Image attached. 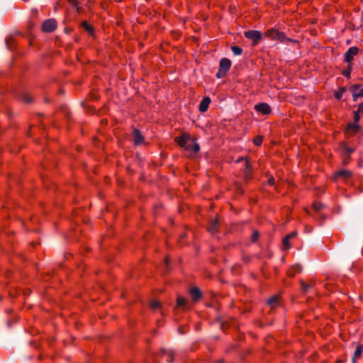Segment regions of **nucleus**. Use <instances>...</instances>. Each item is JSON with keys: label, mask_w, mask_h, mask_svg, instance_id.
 Returning <instances> with one entry per match:
<instances>
[{"label": "nucleus", "mask_w": 363, "mask_h": 363, "mask_svg": "<svg viewBox=\"0 0 363 363\" xmlns=\"http://www.w3.org/2000/svg\"><path fill=\"white\" fill-rule=\"evenodd\" d=\"M359 112V110L354 111V122L347 124L346 133L352 135L361 132L362 127L357 123L360 119Z\"/></svg>", "instance_id": "nucleus-1"}, {"label": "nucleus", "mask_w": 363, "mask_h": 363, "mask_svg": "<svg viewBox=\"0 0 363 363\" xmlns=\"http://www.w3.org/2000/svg\"><path fill=\"white\" fill-rule=\"evenodd\" d=\"M265 35L272 40H277L282 43L293 41L291 39L286 38L284 33L279 32L274 28L269 29L265 33Z\"/></svg>", "instance_id": "nucleus-2"}, {"label": "nucleus", "mask_w": 363, "mask_h": 363, "mask_svg": "<svg viewBox=\"0 0 363 363\" xmlns=\"http://www.w3.org/2000/svg\"><path fill=\"white\" fill-rule=\"evenodd\" d=\"M244 35L251 40L252 41V43L254 45L258 44V43L262 40V34L259 30H250L245 31L244 33Z\"/></svg>", "instance_id": "nucleus-3"}, {"label": "nucleus", "mask_w": 363, "mask_h": 363, "mask_svg": "<svg viewBox=\"0 0 363 363\" xmlns=\"http://www.w3.org/2000/svg\"><path fill=\"white\" fill-rule=\"evenodd\" d=\"M350 91L352 93V99L354 101H357L359 98H363V88L359 84H354L350 88Z\"/></svg>", "instance_id": "nucleus-4"}, {"label": "nucleus", "mask_w": 363, "mask_h": 363, "mask_svg": "<svg viewBox=\"0 0 363 363\" xmlns=\"http://www.w3.org/2000/svg\"><path fill=\"white\" fill-rule=\"evenodd\" d=\"M57 28V22L53 18L45 21L42 25V29L45 33H51Z\"/></svg>", "instance_id": "nucleus-5"}, {"label": "nucleus", "mask_w": 363, "mask_h": 363, "mask_svg": "<svg viewBox=\"0 0 363 363\" xmlns=\"http://www.w3.org/2000/svg\"><path fill=\"white\" fill-rule=\"evenodd\" d=\"M352 175V172L347 169H340L336 172L334 174L335 180L342 179L343 181H347Z\"/></svg>", "instance_id": "nucleus-6"}, {"label": "nucleus", "mask_w": 363, "mask_h": 363, "mask_svg": "<svg viewBox=\"0 0 363 363\" xmlns=\"http://www.w3.org/2000/svg\"><path fill=\"white\" fill-rule=\"evenodd\" d=\"M240 161L245 162V169H244V172H243L244 179L246 182H247L248 180L251 179V171H252L251 165L249 163V162L247 160H245L243 157H240L237 160L238 162H239Z\"/></svg>", "instance_id": "nucleus-7"}, {"label": "nucleus", "mask_w": 363, "mask_h": 363, "mask_svg": "<svg viewBox=\"0 0 363 363\" xmlns=\"http://www.w3.org/2000/svg\"><path fill=\"white\" fill-rule=\"evenodd\" d=\"M175 140L180 147H184L186 150L190 149L191 145H188L189 141V136L183 135L181 137L177 138Z\"/></svg>", "instance_id": "nucleus-8"}, {"label": "nucleus", "mask_w": 363, "mask_h": 363, "mask_svg": "<svg viewBox=\"0 0 363 363\" xmlns=\"http://www.w3.org/2000/svg\"><path fill=\"white\" fill-rule=\"evenodd\" d=\"M358 51L359 49L357 47H350L348 49V50L345 53V61L346 62H351L353 60L354 56L358 53Z\"/></svg>", "instance_id": "nucleus-9"}, {"label": "nucleus", "mask_w": 363, "mask_h": 363, "mask_svg": "<svg viewBox=\"0 0 363 363\" xmlns=\"http://www.w3.org/2000/svg\"><path fill=\"white\" fill-rule=\"evenodd\" d=\"M255 108L257 111L264 115L269 114L271 112V108L267 103L258 104L255 105Z\"/></svg>", "instance_id": "nucleus-10"}, {"label": "nucleus", "mask_w": 363, "mask_h": 363, "mask_svg": "<svg viewBox=\"0 0 363 363\" xmlns=\"http://www.w3.org/2000/svg\"><path fill=\"white\" fill-rule=\"evenodd\" d=\"M339 150L342 155L349 157L354 150V148L348 147L345 143H341L339 145Z\"/></svg>", "instance_id": "nucleus-11"}, {"label": "nucleus", "mask_w": 363, "mask_h": 363, "mask_svg": "<svg viewBox=\"0 0 363 363\" xmlns=\"http://www.w3.org/2000/svg\"><path fill=\"white\" fill-rule=\"evenodd\" d=\"M189 293L191 294L192 300L194 302H197L202 297V293L201 290L196 286L191 288L189 290Z\"/></svg>", "instance_id": "nucleus-12"}, {"label": "nucleus", "mask_w": 363, "mask_h": 363, "mask_svg": "<svg viewBox=\"0 0 363 363\" xmlns=\"http://www.w3.org/2000/svg\"><path fill=\"white\" fill-rule=\"evenodd\" d=\"M230 66H231V62L229 59L222 58L220 60V63H219V69H221L225 72H228V71L230 68Z\"/></svg>", "instance_id": "nucleus-13"}, {"label": "nucleus", "mask_w": 363, "mask_h": 363, "mask_svg": "<svg viewBox=\"0 0 363 363\" xmlns=\"http://www.w3.org/2000/svg\"><path fill=\"white\" fill-rule=\"evenodd\" d=\"M133 138L134 140V143L136 145H140L144 140L143 136L142 135L141 133L138 129H134L133 132Z\"/></svg>", "instance_id": "nucleus-14"}, {"label": "nucleus", "mask_w": 363, "mask_h": 363, "mask_svg": "<svg viewBox=\"0 0 363 363\" xmlns=\"http://www.w3.org/2000/svg\"><path fill=\"white\" fill-rule=\"evenodd\" d=\"M177 306L181 307L184 309H188L190 308L188 301L185 298L179 296L177 298Z\"/></svg>", "instance_id": "nucleus-15"}, {"label": "nucleus", "mask_w": 363, "mask_h": 363, "mask_svg": "<svg viewBox=\"0 0 363 363\" xmlns=\"http://www.w3.org/2000/svg\"><path fill=\"white\" fill-rule=\"evenodd\" d=\"M297 235V232L294 231L291 233L287 235L284 239H283V245L285 249H289L291 247V245L289 244V240H291V238H294Z\"/></svg>", "instance_id": "nucleus-16"}, {"label": "nucleus", "mask_w": 363, "mask_h": 363, "mask_svg": "<svg viewBox=\"0 0 363 363\" xmlns=\"http://www.w3.org/2000/svg\"><path fill=\"white\" fill-rule=\"evenodd\" d=\"M211 103V99L209 97H205L199 104V111L201 112H205L207 111L209 104Z\"/></svg>", "instance_id": "nucleus-17"}, {"label": "nucleus", "mask_w": 363, "mask_h": 363, "mask_svg": "<svg viewBox=\"0 0 363 363\" xmlns=\"http://www.w3.org/2000/svg\"><path fill=\"white\" fill-rule=\"evenodd\" d=\"M218 224L219 221L218 219H212L210 221L209 226L208 227V230L212 234L216 233L218 231Z\"/></svg>", "instance_id": "nucleus-18"}, {"label": "nucleus", "mask_w": 363, "mask_h": 363, "mask_svg": "<svg viewBox=\"0 0 363 363\" xmlns=\"http://www.w3.org/2000/svg\"><path fill=\"white\" fill-rule=\"evenodd\" d=\"M362 351H363V345H359L357 347V348L355 349L352 359V361L353 363H354L356 359L361 356Z\"/></svg>", "instance_id": "nucleus-19"}, {"label": "nucleus", "mask_w": 363, "mask_h": 363, "mask_svg": "<svg viewBox=\"0 0 363 363\" xmlns=\"http://www.w3.org/2000/svg\"><path fill=\"white\" fill-rule=\"evenodd\" d=\"M301 271H302V266L299 264H296L294 266H293L289 272V275L291 277H294L296 273H299Z\"/></svg>", "instance_id": "nucleus-20"}, {"label": "nucleus", "mask_w": 363, "mask_h": 363, "mask_svg": "<svg viewBox=\"0 0 363 363\" xmlns=\"http://www.w3.org/2000/svg\"><path fill=\"white\" fill-rule=\"evenodd\" d=\"M162 354H168L169 359H167L168 362H172L174 359L173 352L172 351L168 352L165 349L161 350Z\"/></svg>", "instance_id": "nucleus-21"}, {"label": "nucleus", "mask_w": 363, "mask_h": 363, "mask_svg": "<svg viewBox=\"0 0 363 363\" xmlns=\"http://www.w3.org/2000/svg\"><path fill=\"white\" fill-rule=\"evenodd\" d=\"M346 91V88L342 86L338 91L335 93V97L336 99L340 100L342 97L343 94Z\"/></svg>", "instance_id": "nucleus-22"}, {"label": "nucleus", "mask_w": 363, "mask_h": 363, "mask_svg": "<svg viewBox=\"0 0 363 363\" xmlns=\"http://www.w3.org/2000/svg\"><path fill=\"white\" fill-rule=\"evenodd\" d=\"M82 26L89 33L92 34L94 32V28L92 26L89 25L86 21H84L82 23Z\"/></svg>", "instance_id": "nucleus-23"}, {"label": "nucleus", "mask_w": 363, "mask_h": 363, "mask_svg": "<svg viewBox=\"0 0 363 363\" xmlns=\"http://www.w3.org/2000/svg\"><path fill=\"white\" fill-rule=\"evenodd\" d=\"M20 98L27 104H29L32 101V98L27 94V93H23L21 94Z\"/></svg>", "instance_id": "nucleus-24"}, {"label": "nucleus", "mask_w": 363, "mask_h": 363, "mask_svg": "<svg viewBox=\"0 0 363 363\" xmlns=\"http://www.w3.org/2000/svg\"><path fill=\"white\" fill-rule=\"evenodd\" d=\"M188 145H191L190 149L188 150L189 151H192L194 152H197L199 151V145L198 143H195L193 142H191Z\"/></svg>", "instance_id": "nucleus-25"}, {"label": "nucleus", "mask_w": 363, "mask_h": 363, "mask_svg": "<svg viewBox=\"0 0 363 363\" xmlns=\"http://www.w3.org/2000/svg\"><path fill=\"white\" fill-rule=\"evenodd\" d=\"M231 50L235 55H240L242 52V48L235 45L231 47Z\"/></svg>", "instance_id": "nucleus-26"}, {"label": "nucleus", "mask_w": 363, "mask_h": 363, "mask_svg": "<svg viewBox=\"0 0 363 363\" xmlns=\"http://www.w3.org/2000/svg\"><path fill=\"white\" fill-rule=\"evenodd\" d=\"M278 301H279V296H273V297L270 298L268 300L267 303L269 306L273 307L278 303Z\"/></svg>", "instance_id": "nucleus-27"}, {"label": "nucleus", "mask_w": 363, "mask_h": 363, "mask_svg": "<svg viewBox=\"0 0 363 363\" xmlns=\"http://www.w3.org/2000/svg\"><path fill=\"white\" fill-rule=\"evenodd\" d=\"M218 323H219L220 327L223 330H225L228 327L230 326V323L228 321H224L220 318L218 319Z\"/></svg>", "instance_id": "nucleus-28"}, {"label": "nucleus", "mask_w": 363, "mask_h": 363, "mask_svg": "<svg viewBox=\"0 0 363 363\" xmlns=\"http://www.w3.org/2000/svg\"><path fill=\"white\" fill-rule=\"evenodd\" d=\"M259 237V233L257 230H254L251 236V241L256 242Z\"/></svg>", "instance_id": "nucleus-29"}, {"label": "nucleus", "mask_w": 363, "mask_h": 363, "mask_svg": "<svg viewBox=\"0 0 363 363\" xmlns=\"http://www.w3.org/2000/svg\"><path fill=\"white\" fill-rule=\"evenodd\" d=\"M13 40L12 38L6 40V45L7 49L12 50L13 48Z\"/></svg>", "instance_id": "nucleus-30"}, {"label": "nucleus", "mask_w": 363, "mask_h": 363, "mask_svg": "<svg viewBox=\"0 0 363 363\" xmlns=\"http://www.w3.org/2000/svg\"><path fill=\"white\" fill-rule=\"evenodd\" d=\"M313 207L316 211H319L324 207V205L321 203L315 202L313 203Z\"/></svg>", "instance_id": "nucleus-31"}, {"label": "nucleus", "mask_w": 363, "mask_h": 363, "mask_svg": "<svg viewBox=\"0 0 363 363\" xmlns=\"http://www.w3.org/2000/svg\"><path fill=\"white\" fill-rule=\"evenodd\" d=\"M160 303L157 301H152L151 303H150V307L152 308V309H157V308H160Z\"/></svg>", "instance_id": "nucleus-32"}, {"label": "nucleus", "mask_w": 363, "mask_h": 363, "mask_svg": "<svg viewBox=\"0 0 363 363\" xmlns=\"http://www.w3.org/2000/svg\"><path fill=\"white\" fill-rule=\"evenodd\" d=\"M351 69H352V67H351V66L350 65L347 69L343 70V71L342 72V74L345 77H346L347 78H350V72H351Z\"/></svg>", "instance_id": "nucleus-33"}, {"label": "nucleus", "mask_w": 363, "mask_h": 363, "mask_svg": "<svg viewBox=\"0 0 363 363\" xmlns=\"http://www.w3.org/2000/svg\"><path fill=\"white\" fill-rule=\"evenodd\" d=\"M262 138L260 137V136H258V137H256L255 139H254V143L255 145L257 146H259L262 144Z\"/></svg>", "instance_id": "nucleus-34"}, {"label": "nucleus", "mask_w": 363, "mask_h": 363, "mask_svg": "<svg viewBox=\"0 0 363 363\" xmlns=\"http://www.w3.org/2000/svg\"><path fill=\"white\" fill-rule=\"evenodd\" d=\"M301 286H302V290L304 293H306L311 287V286L309 284H307L304 283L303 281L301 282Z\"/></svg>", "instance_id": "nucleus-35"}, {"label": "nucleus", "mask_w": 363, "mask_h": 363, "mask_svg": "<svg viewBox=\"0 0 363 363\" xmlns=\"http://www.w3.org/2000/svg\"><path fill=\"white\" fill-rule=\"evenodd\" d=\"M226 73L227 72L219 69L218 72L216 73V77L218 78H223L226 74Z\"/></svg>", "instance_id": "nucleus-36"}, {"label": "nucleus", "mask_w": 363, "mask_h": 363, "mask_svg": "<svg viewBox=\"0 0 363 363\" xmlns=\"http://www.w3.org/2000/svg\"><path fill=\"white\" fill-rule=\"evenodd\" d=\"M168 264H169V259L166 258L163 264L164 267V271L167 272L168 269Z\"/></svg>", "instance_id": "nucleus-37"}, {"label": "nucleus", "mask_w": 363, "mask_h": 363, "mask_svg": "<svg viewBox=\"0 0 363 363\" xmlns=\"http://www.w3.org/2000/svg\"><path fill=\"white\" fill-rule=\"evenodd\" d=\"M67 1L73 7H77L78 5L77 0H67Z\"/></svg>", "instance_id": "nucleus-38"}, {"label": "nucleus", "mask_w": 363, "mask_h": 363, "mask_svg": "<svg viewBox=\"0 0 363 363\" xmlns=\"http://www.w3.org/2000/svg\"><path fill=\"white\" fill-rule=\"evenodd\" d=\"M274 179L273 177H271L268 179V184H270V185H274Z\"/></svg>", "instance_id": "nucleus-39"}, {"label": "nucleus", "mask_w": 363, "mask_h": 363, "mask_svg": "<svg viewBox=\"0 0 363 363\" xmlns=\"http://www.w3.org/2000/svg\"><path fill=\"white\" fill-rule=\"evenodd\" d=\"M359 111H363V101L359 104L358 106V109Z\"/></svg>", "instance_id": "nucleus-40"}, {"label": "nucleus", "mask_w": 363, "mask_h": 363, "mask_svg": "<svg viewBox=\"0 0 363 363\" xmlns=\"http://www.w3.org/2000/svg\"><path fill=\"white\" fill-rule=\"evenodd\" d=\"M178 332L180 333V334H184L185 333V331L184 330L183 328L182 327H179V329H178Z\"/></svg>", "instance_id": "nucleus-41"}, {"label": "nucleus", "mask_w": 363, "mask_h": 363, "mask_svg": "<svg viewBox=\"0 0 363 363\" xmlns=\"http://www.w3.org/2000/svg\"><path fill=\"white\" fill-rule=\"evenodd\" d=\"M153 359H154V363H159L158 362V360L157 359V354H153Z\"/></svg>", "instance_id": "nucleus-42"}, {"label": "nucleus", "mask_w": 363, "mask_h": 363, "mask_svg": "<svg viewBox=\"0 0 363 363\" xmlns=\"http://www.w3.org/2000/svg\"><path fill=\"white\" fill-rule=\"evenodd\" d=\"M238 189H239V191L242 193L243 192V190H242L241 187L240 186H238Z\"/></svg>", "instance_id": "nucleus-43"}, {"label": "nucleus", "mask_w": 363, "mask_h": 363, "mask_svg": "<svg viewBox=\"0 0 363 363\" xmlns=\"http://www.w3.org/2000/svg\"><path fill=\"white\" fill-rule=\"evenodd\" d=\"M217 363H224V361L223 359H220L217 362Z\"/></svg>", "instance_id": "nucleus-44"}, {"label": "nucleus", "mask_w": 363, "mask_h": 363, "mask_svg": "<svg viewBox=\"0 0 363 363\" xmlns=\"http://www.w3.org/2000/svg\"><path fill=\"white\" fill-rule=\"evenodd\" d=\"M343 163H344V164H345V165H347V163H348V161H347L346 160H344V162H343Z\"/></svg>", "instance_id": "nucleus-45"}, {"label": "nucleus", "mask_w": 363, "mask_h": 363, "mask_svg": "<svg viewBox=\"0 0 363 363\" xmlns=\"http://www.w3.org/2000/svg\"><path fill=\"white\" fill-rule=\"evenodd\" d=\"M186 236V235L184 233L181 235L182 238H184Z\"/></svg>", "instance_id": "nucleus-46"}, {"label": "nucleus", "mask_w": 363, "mask_h": 363, "mask_svg": "<svg viewBox=\"0 0 363 363\" xmlns=\"http://www.w3.org/2000/svg\"><path fill=\"white\" fill-rule=\"evenodd\" d=\"M28 0H24V1H27Z\"/></svg>", "instance_id": "nucleus-47"}]
</instances>
